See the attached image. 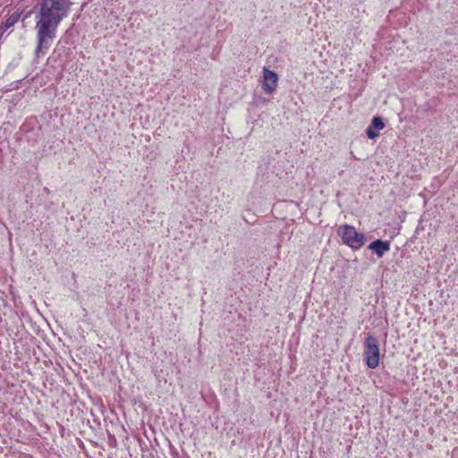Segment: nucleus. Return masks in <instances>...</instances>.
Segmentation results:
<instances>
[{
  "instance_id": "nucleus-1",
  "label": "nucleus",
  "mask_w": 458,
  "mask_h": 458,
  "mask_svg": "<svg viewBox=\"0 0 458 458\" xmlns=\"http://www.w3.org/2000/svg\"><path fill=\"white\" fill-rule=\"evenodd\" d=\"M70 3L67 0H43L37 16V48L39 56L50 48L60 21L66 16Z\"/></svg>"
},
{
  "instance_id": "nucleus-2",
  "label": "nucleus",
  "mask_w": 458,
  "mask_h": 458,
  "mask_svg": "<svg viewBox=\"0 0 458 458\" xmlns=\"http://www.w3.org/2000/svg\"><path fill=\"white\" fill-rule=\"evenodd\" d=\"M343 242L352 249L358 250L364 244V236L349 225H342L337 230Z\"/></svg>"
},
{
  "instance_id": "nucleus-3",
  "label": "nucleus",
  "mask_w": 458,
  "mask_h": 458,
  "mask_svg": "<svg viewBox=\"0 0 458 458\" xmlns=\"http://www.w3.org/2000/svg\"><path fill=\"white\" fill-rule=\"evenodd\" d=\"M364 360L369 369H376L379 364L378 341L372 335H368L364 342Z\"/></svg>"
},
{
  "instance_id": "nucleus-4",
  "label": "nucleus",
  "mask_w": 458,
  "mask_h": 458,
  "mask_svg": "<svg viewBox=\"0 0 458 458\" xmlns=\"http://www.w3.org/2000/svg\"><path fill=\"white\" fill-rule=\"evenodd\" d=\"M278 83V75L267 68H264L263 70V81H262V89L267 93H273L277 88Z\"/></svg>"
},
{
  "instance_id": "nucleus-5",
  "label": "nucleus",
  "mask_w": 458,
  "mask_h": 458,
  "mask_svg": "<svg viewBox=\"0 0 458 458\" xmlns=\"http://www.w3.org/2000/svg\"><path fill=\"white\" fill-rule=\"evenodd\" d=\"M385 123L381 117L375 116L371 124L367 128L366 134L369 139H375L378 136V131L384 129Z\"/></svg>"
},
{
  "instance_id": "nucleus-6",
  "label": "nucleus",
  "mask_w": 458,
  "mask_h": 458,
  "mask_svg": "<svg viewBox=\"0 0 458 458\" xmlns=\"http://www.w3.org/2000/svg\"><path fill=\"white\" fill-rule=\"evenodd\" d=\"M369 249L375 251L378 258H381L390 250V243L388 242L377 240L369 245Z\"/></svg>"
},
{
  "instance_id": "nucleus-7",
  "label": "nucleus",
  "mask_w": 458,
  "mask_h": 458,
  "mask_svg": "<svg viewBox=\"0 0 458 458\" xmlns=\"http://www.w3.org/2000/svg\"><path fill=\"white\" fill-rule=\"evenodd\" d=\"M244 218H245L246 222H248V223H254V221L249 220V218L247 217V215L244 216Z\"/></svg>"
}]
</instances>
